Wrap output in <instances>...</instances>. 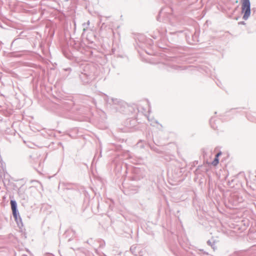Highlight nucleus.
<instances>
[{
  "instance_id": "1",
  "label": "nucleus",
  "mask_w": 256,
  "mask_h": 256,
  "mask_svg": "<svg viewBox=\"0 0 256 256\" xmlns=\"http://www.w3.org/2000/svg\"><path fill=\"white\" fill-rule=\"evenodd\" d=\"M242 12L244 14L243 18L246 20L250 14V2L249 0H242Z\"/></svg>"
},
{
  "instance_id": "2",
  "label": "nucleus",
  "mask_w": 256,
  "mask_h": 256,
  "mask_svg": "<svg viewBox=\"0 0 256 256\" xmlns=\"http://www.w3.org/2000/svg\"><path fill=\"white\" fill-rule=\"evenodd\" d=\"M222 155V152H219L218 153L216 154V158H215L214 159V160L212 161V164L214 166H216L218 165V164L219 162V160H218V157Z\"/></svg>"
},
{
  "instance_id": "3",
  "label": "nucleus",
  "mask_w": 256,
  "mask_h": 256,
  "mask_svg": "<svg viewBox=\"0 0 256 256\" xmlns=\"http://www.w3.org/2000/svg\"><path fill=\"white\" fill-rule=\"evenodd\" d=\"M10 204H11V208H12V211H14L15 210H16V204L15 201L11 200Z\"/></svg>"
},
{
  "instance_id": "4",
  "label": "nucleus",
  "mask_w": 256,
  "mask_h": 256,
  "mask_svg": "<svg viewBox=\"0 0 256 256\" xmlns=\"http://www.w3.org/2000/svg\"><path fill=\"white\" fill-rule=\"evenodd\" d=\"M12 214L14 215V218L16 219L17 218V212H16V210H15L14 211H12Z\"/></svg>"
}]
</instances>
